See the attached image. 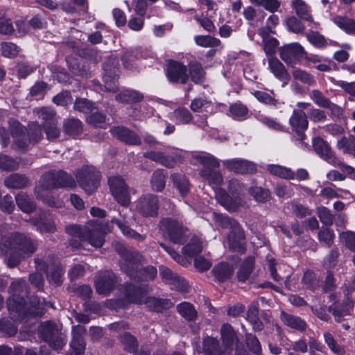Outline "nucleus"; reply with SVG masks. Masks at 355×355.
<instances>
[{
	"instance_id": "obj_35",
	"label": "nucleus",
	"mask_w": 355,
	"mask_h": 355,
	"mask_svg": "<svg viewBox=\"0 0 355 355\" xmlns=\"http://www.w3.org/2000/svg\"><path fill=\"white\" fill-rule=\"evenodd\" d=\"M254 258L251 257L243 261L237 272V278L240 282H245L248 279L254 268Z\"/></svg>"
},
{
	"instance_id": "obj_40",
	"label": "nucleus",
	"mask_w": 355,
	"mask_h": 355,
	"mask_svg": "<svg viewBox=\"0 0 355 355\" xmlns=\"http://www.w3.org/2000/svg\"><path fill=\"white\" fill-rule=\"evenodd\" d=\"M193 117L187 108H179L173 112L172 119L177 124H187L191 121Z\"/></svg>"
},
{
	"instance_id": "obj_1",
	"label": "nucleus",
	"mask_w": 355,
	"mask_h": 355,
	"mask_svg": "<svg viewBox=\"0 0 355 355\" xmlns=\"http://www.w3.org/2000/svg\"><path fill=\"white\" fill-rule=\"evenodd\" d=\"M37 247L36 241L28 238L23 234L13 233L4 237L0 242V252L3 254L12 252L8 257L7 264L10 268L18 265L21 259L29 257L35 251Z\"/></svg>"
},
{
	"instance_id": "obj_45",
	"label": "nucleus",
	"mask_w": 355,
	"mask_h": 355,
	"mask_svg": "<svg viewBox=\"0 0 355 355\" xmlns=\"http://www.w3.org/2000/svg\"><path fill=\"white\" fill-rule=\"evenodd\" d=\"M338 148L341 150L343 153H355V139L351 137H343L341 139L338 141L337 143Z\"/></svg>"
},
{
	"instance_id": "obj_46",
	"label": "nucleus",
	"mask_w": 355,
	"mask_h": 355,
	"mask_svg": "<svg viewBox=\"0 0 355 355\" xmlns=\"http://www.w3.org/2000/svg\"><path fill=\"white\" fill-rule=\"evenodd\" d=\"M324 338L326 344L328 345L329 348L333 353L337 355L345 354V349L337 343V342L330 333L325 332L324 334Z\"/></svg>"
},
{
	"instance_id": "obj_53",
	"label": "nucleus",
	"mask_w": 355,
	"mask_h": 355,
	"mask_svg": "<svg viewBox=\"0 0 355 355\" xmlns=\"http://www.w3.org/2000/svg\"><path fill=\"white\" fill-rule=\"evenodd\" d=\"M190 75L191 80L196 83H199L205 78V71L200 64L193 63L190 65Z\"/></svg>"
},
{
	"instance_id": "obj_22",
	"label": "nucleus",
	"mask_w": 355,
	"mask_h": 355,
	"mask_svg": "<svg viewBox=\"0 0 355 355\" xmlns=\"http://www.w3.org/2000/svg\"><path fill=\"white\" fill-rule=\"evenodd\" d=\"M353 307V300L349 297H347L344 301L343 305L340 306L334 304L329 306V310L332 313L336 320L339 321L342 317L350 314Z\"/></svg>"
},
{
	"instance_id": "obj_52",
	"label": "nucleus",
	"mask_w": 355,
	"mask_h": 355,
	"mask_svg": "<svg viewBox=\"0 0 355 355\" xmlns=\"http://www.w3.org/2000/svg\"><path fill=\"white\" fill-rule=\"evenodd\" d=\"M231 116L236 120L245 119L248 114V108L241 104L236 103L230 108Z\"/></svg>"
},
{
	"instance_id": "obj_24",
	"label": "nucleus",
	"mask_w": 355,
	"mask_h": 355,
	"mask_svg": "<svg viewBox=\"0 0 355 355\" xmlns=\"http://www.w3.org/2000/svg\"><path fill=\"white\" fill-rule=\"evenodd\" d=\"M234 268L227 263L222 262L216 266L212 270V274L218 282H225L228 280L232 276Z\"/></svg>"
},
{
	"instance_id": "obj_13",
	"label": "nucleus",
	"mask_w": 355,
	"mask_h": 355,
	"mask_svg": "<svg viewBox=\"0 0 355 355\" xmlns=\"http://www.w3.org/2000/svg\"><path fill=\"white\" fill-rule=\"evenodd\" d=\"M116 283L117 278L112 272H100L95 280L96 291L99 295L106 296L114 289Z\"/></svg>"
},
{
	"instance_id": "obj_34",
	"label": "nucleus",
	"mask_w": 355,
	"mask_h": 355,
	"mask_svg": "<svg viewBox=\"0 0 355 355\" xmlns=\"http://www.w3.org/2000/svg\"><path fill=\"white\" fill-rule=\"evenodd\" d=\"M202 245L200 239L193 236L190 241L182 248V252L190 257H194L201 252Z\"/></svg>"
},
{
	"instance_id": "obj_12",
	"label": "nucleus",
	"mask_w": 355,
	"mask_h": 355,
	"mask_svg": "<svg viewBox=\"0 0 355 355\" xmlns=\"http://www.w3.org/2000/svg\"><path fill=\"white\" fill-rule=\"evenodd\" d=\"M158 199L153 194L140 197L135 202V211L144 217H154L158 214Z\"/></svg>"
},
{
	"instance_id": "obj_5",
	"label": "nucleus",
	"mask_w": 355,
	"mask_h": 355,
	"mask_svg": "<svg viewBox=\"0 0 355 355\" xmlns=\"http://www.w3.org/2000/svg\"><path fill=\"white\" fill-rule=\"evenodd\" d=\"M202 168L200 170V176L213 187L220 185L223 182L221 173L215 170L220 166L218 159L207 153H200L193 156Z\"/></svg>"
},
{
	"instance_id": "obj_64",
	"label": "nucleus",
	"mask_w": 355,
	"mask_h": 355,
	"mask_svg": "<svg viewBox=\"0 0 355 355\" xmlns=\"http://www.w3.org/2000/svg\"><path fill=\"white\" fill-rule=\"evenodd\" d=\"M307 40L310 43L318 47L325 46L326 41L322 35L315 31H310L306 34Z\"/></svg>"
},
{
	"instance_id": "obj_33",
	"label": "nucleus",
	"mask_w": 355,
	"mask_h": 355,
	"mask_svg": "<svg viewBox=\"0 0 355 355\" xmlns=\"http://www.w3.org/2000/svg\"><path fill=\"white\" fill-rule=\"evenodd\" d=\"M214 216L216 223H217L218 225L221 226L223 228L230 229L231 231H239L241 226L234 219L222 214H217L215 213L214 214Z\"/></svg>"
},
{
	"instance_id": "obj_51",
	"label": "nucleus",
	"mask_w": 355,
	"mask_h": 355,
	"mask_svg": "<svg viewBox=\"0 0 355 355\" xmlns=\"http://www.w3.org/2000/svg\"><path fill=\"white\" fill-rule=\"evenodd\" d=\"M194 40L197 45L202 47L217 46L220 42L218 39L209 35H198Z\"/></svg>"
},
{
	"instance_id": "obj_31",
	"label": "nucleus",
	"mask_w": 355,
	"mask_h": 355,
	"mask_svg": "<svg viewBox=\"0 0 355 355\" xmlns=\"http://www.w3.org/2000/svg\"><path fill=\"white\" fill-rule=\"evenodd\" d=\"M4 184L8 188L21 189L28 184V180L22 175L15 173L6 178Z\"/></svg>"
},
{
	"instance_id": "obj_32",
	"label": "nucleus",
	"mask_w": 355,
	"mask_h": 355,
	"mask_svg": "<svg viewBox=\"0 0 355 355\" xmlns=\"http://www.w3.org/2000/svg\"><path fill=\"white\" fill-rule=\"evenodd\" d=\"M280 318L282 321L291 328L297 330H303L305 328V322L298 317L282 311Z\"/></svg>"
},
{
	"instance_id": "obj_14",
	"label": "nucleus",
	"mask_w": 355,
	"mask_h": 355,
	"mask_svg": "<svg viewBox=\"0 0 355 355\" xmlns=\"http://www.w3.org/2000/svg\"><path fill=\"white\" fill-rule=\"evenodd\" d=\"M304 53V48L298 43H291L279 49L280 57L288 65L297 63Z\"/></svg>"
},
{
	"instance_id": "obj_15",
	"label": "nucleus",
	"mask_w": 355,
	"mask_h": 355,
	"mask_svg": "<svg viewBox=\"0 0 355 355\" xmlns=\"http://www.w3.org/2000/svg\"><path fill=\"white\" fill-rule=\"evenodd\" d=\"M313 146L316 153L330 164L334 166H338L340 164L341 162L336 158L329 144L322 139L320 137L313 139Z\"/></svg>"
},
{
	"instance_id": "obj_56",
	"label": "nucleus",
	"mask_w": 355,
	"mask_h": 355,
	"mask_svg": "<svg viewBox=\"0 0 355 355\" xmlns=\"http://www.w3.org/2000/svg\"><path fill=\"white\" fill-rule=\"evenodd\" d=\"M257 119L260 122L266 125L269 128L277 131H282L284 130L283 125L272 118L263 114H259L257 116Z\"/></svg>"
},
{
	"instance_id": "obj_18",
	"label": "nucleus",
	"mask_w": 355,
	"mask_h": 355,
	"mask_svg": "<svg viewBox=\"0 0 355 355\" xmlns=\"http://www.w3.org/2000/svg\"><path fill=\"white\" fill-rule=\"evenodd\" d=\"M112 135L129 145H140L141 140L138 135L124 127H115L111 129Z\"/></svg>"
},
{
	"instance_id": "obj_50",
	"label": "nucleus",
	"mask_w": 355,
	"mask_h": 355,
	"mask_svg": "<svg viewBox=\"0 0 355 355\" xmlns=\"http://www.w3.org/2000/svg\"><path fill=\"white\" fill-rule=\"evenodd\" d=\"M87 122L95 127H106L105 116L101 112L93 111L91 114L88 115L87 117Z\"/></svg>"
},
{
	"instance_id": "obj_49",
	"label": "nucleus",
	"mask_w": 355,
	"mask_h": 355,
	"mask_svg": "<svg viewBox=\"0 0 355 355\" xmlns=\"http://www.w3.org/2000/svg\"><path fill=\"white\" fill-rule=\"evenodd\" d=\"M252 3L263 7L266 10L275 12L280 8L279 0H250Z\"/></svg>"
},
{
	"instance_id": "obj_11",
	"label": "nucleus",
	"mask_w": 355,
	"mask_h": 355,
	"mask_svg": "<svg viewBox=\"0 0 355 355\" xmlns=\"http://www.w3.org/2000/svg\"><path fill=\"white\" fill-rule=\"evenodd\" d=\"M108 183L115 200L122 206H128L130 202V193L123 179L119 176L111 177Z\"/></svg>"
},
{
	"instance_id": "obj_38",
	"label": "nucleus",
	"mask_w": 355,
	"mask_h": 355,
	"mask_svg": "<svg viewBox=\"0 0 355 355\" xmlns=\"http://www.w3.org/2000/svg\"><path fill=\"white\" fill-rule=\"evenodd\" d=\"M220 334L223 343L227 348L232 346L236 340V334L232 326L229 324H224L222 326Z\"/></svg>"
},
{
	"instance_id": "obj_60",
	"label": "nucleus",
	"mask_w": 355,
	"mask_h": 355,
	"mask_svg": "<svg viewBox=\"0 0 355 355\" xmlns=\"http://www.w3.org/2000/svg\"><path fill=\"white\" fill-rule=\"evenodd\" d=\"M18 163L15 159L4 155H0V169L3 171L16 170Z\"/></svg>"
},
{
	"instance_id": "obj_43",
	"label": "nucleus",
	"mask_w": 355,
	"mask_h": 355,
	"mask_svg": "<svg viewBox=\"0 0 355 355\" xmlns=\"http://www.w3.org/2000/svg\"><path fill=\"white\" fill-rule=\"evenodd\" d=\"M171 178L181 195L183 196L187 195L189 191V184L187 179L178 174H173Z\"/></svg>"
},
{
	"instance_id": "obj_17",
	"label": "nucleus",
	"mask_w": 355,
	"mask_h": 355,
	"mask_svg": "<svg viewBox=\"0 0 355 355\" xmlns=\"http://www.w3.org/2000/svg\"><path fill=\"white\" fill-rule=\"evenodd\" d=\"M223 164L230 171L238 173H249L256 171L255 164L245 159H227L224 160Z\"/></svg>"
},
{
	"instance_id": "obj_54",
	"label": "nucleus",
	"mask_w": 355,
	"mask_h": 355,
	"mask_svg": "<svg viewBox=\"0 0 355 355\" xmlns=\"http://www.w3.org/2000/svg\"><path fill=\"white\" fill-rule=\"evenodd\" d=\"M1 49L2 55L6 58H14L19 52V48L12 42H3Z\"/></svg>"
},
{
	"instance_id": "obj_61",
	"label": "nucleus",
	"mask_w": 355,
	"mask_h": 355,
	"mask_svg": "<svg viewBox=\"0 0 355 355\" xmlns=\"http://www.w3.org/2000/svg\"><path fill=\"white\" fill-rule=\"evenodd\" d=\"M72 101V97L70 92L67 91H63L58 94L53 98V102L57 105L66 106L71 103Z\"/></svg>"
},
{
	"instance_id": "obj_26",
	"label": "nucleus",
	"mask_w": 355,
	"mask_h": 355,
	"mask_svg": "<svg viewBox=\"0 0 355 355\" xmlns=\"http://www.w3.org/2000/svg\"><path fill=\"white\" fill-rule=\"evenodd\" d=\"M268 64L275 76L286 83L288 80V75L283 64L277 58H271L268 60Z\"/></svg>"
},
{
	"instance_id": "obj_27",
	"label": "nucleus",
	"mask_w": 355,
	"mask_h": 355,
	"mask_svg": "<svg viewBox=\"0 0 355 355\" xmlns=\"http://www.w3.org/2000/svg\"><path fill=\"white\" fill-rule=\"evenodd\" d=\"M15 200L18 207L24 213H31L36 209L34 201L23 192L18 193Z\"/></svg>"
},
{
	"instance_id": "obj_3",
	"label": "nucleus",
	"mask_w": 355,
	"mask_h": 355,
	"mask_svg": "<svg viewBox=\"0 0 355 355\" xmlns=\"http://www.w3.org/2000/svg\"><path fill=\"white\" fill-rule=\"evenodd\" d=\"M115 248L122 258L121 269L135 282L152 280L157 276V269L153 266L139 270L143 257L138 252L128 250L119 243L116 244Z\"/></svg>"
},
{
	"instance_id": "obj_36",
	"label": "nucleus",
	"mask_w": 355,
	"mask_h": 355,
	"mask_svg": "<svg viewBox=\"0 0 355 355\" xmlns=\"http://www.w3.org/2000/svg\"><path fill=\"white\" fill-rule=\"evenodd\" d=\"M63 129L66 134L71 136H77L83 131L82 123L78 119H69L64 122Z\"/></svg>"
},
{
	"instance_id": "obj_44",
	"label": "nucleus",
	"mask_w": 355,
	"mask_h": 355,
	"mask_svg": "<svg viewBox=\"0 0 355 355\" xmlns=\"http://www.w3.org/2000/svg\"><path fill=\"white\" fill-rule=\"evenodd\" d=\"M258 308L256 305L252 304L248 311L247 319L252 324L255 331H260L263 329V324L258 317Z\"/></svg>"
},
{
	"instance_id": "obj_41",
	"label": "nucleus",
	"mask_w": 355,
	"mask_h": 355,
	"mask_svg": "<svg viewBox=\"0 0 355 355\" xmlns=\"http://www.w3.org/2000/svg\"><path fill=\"white\" fill-rule=\"evenodd\" d=\"M151 187L153 190L157 191H161L165 187V174L163 170H156L152 176L151 181Z\"/></svg>"
},
{
	"instance_id": "obj_25",
	"label": "nucleus",
	"mask_w": 355,
	"mask_h": 355,
	"mask_svg": "<svg viewBox=\"0 0 355 355\" xmlns=\"http://www.w3.org/2000/svg\"><path fill=\"white\" fill-rule=\"evenodd\" d=\"M10 126L11 133L14 139L15 145L20 149H24L26 147L28 142L25 139L23 127H21L17 121H10Z\"/></svg>"
},
{
	"instance_id": "obj_57",
	"label": "nucleus",
	"mask_w": 355,
	"mask_h": 355,
	"mask_svg": "<svg viewBox=\"0 0 355 355\" xmlns=\"http://www.w3.org/2000/svg\"><path fill=\"white\" fill-rule=\"evenodd\" d=\"M249 193L254 199L259 202L266 201L270 196L268 190H266L259 187H252L250 188Z\"/></svg>"
},
{
	"instance_id": "obj_2",
	"label": "nucleus",
	"mask_w": 355,
	"mask_h": 355,
	"mask_svg": "<svg viewBox=\"0 0 355 355\" xmlns=\"http://www.w3.org/2000/svg\"><path fill=\"white\" fill-rule=\"evenodd\" d=\"M76 187L73 178L64 171L49 172L43 175L35 188L37 198L52 207H61L63 202L49 195L50 189L55 187Z\"/></svg>"
},
{
	"instance_id": "obj_23",
	"label": "nucleus",
	"mask_w": 355,
	"mask_h": 355,
	"mask_svg": "<svg viewBox=\"0 0 355 355\" xmlns=\"http://www.w3.org/2000/svg\"><path fill=\"white\" fill-rule=\"evenodd\" d=\"M292 8L301 20L312 21L313 20L310 7L303 0H291Z\"/></svg>"
},
{
	"instance_id": "obj_58",
	"label": "nucleus",
	"mask_w": 355,
	"mask_h": 355,
	"mask_svg": "<svg viewBox=\"0 0 355 355\" xmlns=\"http://www.w3.org/2000/svg\"><path fill=\"white\" fill-rule=\"evenodd\" d=\"M35 112L38 117L44 121V125L51 123L50 121L55 116V112L50 107H42L37 109Z\"/></svg>"
},
{
	"instance_id": "obj_47",
	"label": "nucleus",
	"mask_w": 355,
	"mask_h": 355,
	"mask_svg": "<svg viewBox=\"0 0 355 355\" xmlns=\"http://www.w3.org/2000/svg\"><path fill=\"white\" fill-rule=\"evenodd\" d=\"M73 108L78 112L89 115L94 110L93 103L85 98H77L74 103Z\"/></svg>"
},
{
	"instance_id": "obj_20",
	"label": "nucleus",
	"mask_w": 355,
	"mask_h": 355,
	"mask_svg": "<svg viewBox=\"0 0 355 355\" xmlns=\"http://www.w3.org/2000/svg\"><path fill=\"white\" fill-rule=\"evenodd\" d=\"M310 98L318 106L328 108L334 114H338L340 113V107L331 103L319 90H312L310 93Z\"/></svg>"
},
{
	"instance_id": "obj_29",
	"label": "nucleus",
	"mask_w": 355,
	"mask_h": 355,
	"mask_svg": "<svg viewBox=\"0 0 355 355\" xmlns=\"http://www.w3.org/2000/svg\"><path fill=\"white\" fill-rule=\"evenodd\" d=\"M178 312L187 320L193 321L198 317L195 307L189 302H183L177 305Z\"/></svg>"
},
{
	"instance_id": "obj_4",
	"label": "nucleus",
	"mask_w": 355,
	"mask_h": 355,
	"mask_svg": "<svg viewBox=\"0 0 355 355\" xmlns=\"http://www.w3.org/2000/svg\"><path fill=\"white\" fill-rule=\"evenodd\" d=\"M9 291L12 296L8 300V308L11 311H15L19 315H25L26 314L38 315L42 313V309L40 308V302L37 305H33L34 309H32L26 304L24 296L26 294V285L24 281L19 279L12 283L9 288Z\"/></svg>"
},
{
	"instance_id": "obj_55",
	"label": "nucleus",
	"mask_w": 355,
	"mask_h": 355,
	"mask_svg": "<svg viewBox=\"0 0 355 355\" xmlns=\"http://www.w3.org/2000/svg\"><path fill=\"white\" fill-rule=\"evenodd\" d=\"M341 241L351 251L355 252V233L351 231L343 232L340 234Z\"/></svg>"
},
{
	"instance_id": "obj_63",
	"label": "nucleus",
	"mask_w": 355,
	"mask_h": 355,
	"mask_svg": "<svg viewBox=\"0 0 355 355\" xmlns=\"http://www.w3.org/2000/svg\"><path fill=\"white\" fill-rule=\"evenodd\" d=\"M318 214L320 221L326 226L331 225L333 223L334 216L331 211L324 207L318 209Z\"/></svg>"
},
{
	"instance_id": "obj_28",
	"label": "nucleus",
	"mask_w": 355,
	"mask_h": 355,
	"mask_svg": "<svg viewBox=\"0 0 355 355\" xmlns=\"http://www.w3.org/2000/svg\"><path fill=\"white\" fill-rule=\"evenodd\" d=\"M116 100L121 103H137L143 100L144 96L135 90L125 89L116 96Z\"/></svg>"
},
{
	"instance_id": "obj_30",
	"label": "nucleus",
	"mask_w": 355,
	"mask_h": 355,
	"mask_svg": "<svg viewBox=\"0 0 355 355\" xmlns=\"http://www.w3.org/2000/svg\"><path fill=\"white\" fill-rule=\"evenodd\" d=\"M46 277L51 284L60 285L62 282L63 269L61 266L51 264L46 267Z\"/></svg>"
},
{
	"instance_id": "obj_59",
	"label": "nucleus",
	"mask_w": 355,
	"mask_h": 355,
	"mask_svg": "<svg viewBox=\"0 0 355 355\" xmlns=\"http://www.w3.org/2000/svg\"><path fill=\"white\" fill-rule=\"evenodd\" d=\"M218 341L214 338L204 340V355H218Z\"/></svg>"
},
{
	"instance_id": "obj_37",
	"label": "nucleus",
	"mask_w": 355,
	"mask_h": 355,
	"mask_svg": "<svg viewBox=\"0 0 355 355\" xmlns=\"http://www.w3.org/2000/svg\"><path fill=\"white\" fill-rule=\"evenodd\" d=\"M267 170L273 175L283 179L292 180L294 178V173L288 168L279 165L270 164L267 166Z\"/></svg>"
},
{
	"instance_id": "obj_62",
	"label": "nucleus",
	"mask_w": 355,
	"mask_h": 355,
	"mask_svg": "<svg viewBox=\"0 0 355 355\" xmlns=\"http://www.w3.org/2000/svg\"><path fill=\"white\" fill-rule=\"evenodd\" d=\"M221 203L230 211H236L239 207L245 205V202L241 199L232 200L228 197H225Z\"/></svg>"
},
{
	"instance_id": "obj_6",
	"label": "nucleus",
	"mask_w": 355,
	"mask_h": 355,
	"mask_svg": "<svg viewBox=\"0 0 355 355\" xmlns=\"http://www.w3.org/2000/svg\"><path fill=\"white\" fill-rule=\"evenodd\" d=\"M124 298L128 302L136 304H146L147 306L156 311H159L162 304L161 300L155 297H148L146 296L148 290L141 286L128 284L123 289Z\"/></svg>"
},
{
	"instance_id": "obj_39",
	"label": "nucleus",
	"mask_w": 355,
	"mask_h": 355,
	"mask_svg": "<svg viewBox=\"0 0 355 355\" xmlns=\"http://www.w3.org/2000/svg\"><path fill=\"white\" fill-rule=\"evenodd\" d=\"M112 223H114L121 230L123 234L128 238L135 239L137 241H144L146 238L145 235H141L135 230L126 226L125 224L121 223L119 219H112Z\"/></svg>"
},
{
	"instance_id": "obj_10",
	"label": "nucleus",
	"mask_w": 355,
	"mask_h": 355,
	"mask_svg": "<svg viewBox=\"0 0 355 355\" xmlns=\"http://www.w3.org/2000/svg\"><path fill=\"white\" fill-rule=\"evenodd\" d=\"M76 179L80 187L90 194L99 185L100 173L94 166H86L77 172Z\"/></svg>"
},
{
	"instance_id": "obj_7",
	"label": "nucleus",
	"mask_w": 355,
	"mask_h": 355,
	"mask_svg": "<svg viewBox=\"0 0 355 355\" xmlns=\"http://www.w3.org/2000/svg\"><path fill=\"white\" fill-rule=\"evenodd\" d=\"M164 237L177 244L183 243L187 238V229L182 223L173 218H164L159 222Z\"/></svg>"
},
{
	"instance_id": "obj_9",
	"label": "nucleus",
	"mask_w": 355,
	"mask_h": 355,
	"mask_svg": "<svg viewBox=\"0 0 355 355\" xmlns=\"http://www.w3.org/2000/svg\"><path fill=\"white\" fill-rule=\"evenodd\" d=\"M110 232L107 225L94 220L89 221L84 227V235L83 240L87 241L92 246L99 248L103 246L105 241V234Z\"/></svg>"
},
{
	"instance_id": "obj_16",
	"label": "nucleus",
	"mask_w": 355,
	"mask_h": 355,
	"mask_svg": "<svg viewBox=\"0 0 355 355\" xmlns=\"http://www.w3.org/2000/svg\"><path fill=\"white\" fill-rule=\"evenodd\" d=\"M187 67L178 62H170L167 67V77L172 83L184 84L188 80Z\"/></svg>"
},
{
	"instance_id": "obj_21",
	"label": "nucleus",
	"mask_w": 355,
	"mask_h": 355,
	"mask_svg": "<svg viewBox=\"0 0 355 355\" xmlns=\"http://www.w3.org/2000/svg\"><path fill=\"white\" fill-rule=\"evenodd\" d=\"M239 231H231L227 236V243L231 250L234 252H242L244 250L243 240L244 232L241 227Z\"/></svg>"
},
{
	"instance_id": "obj_19",
	"label": "nucleus",
	"mask_w": 355,
	"mask_h": 355,
	"mask_svg": "<svg viewBox=\"0 0 355 355\" xmlns=\"http://www.w3.org/2000/svg\"><path fill=\"white\" fill-rule=\"evenodd\" d=\"M85 333L86 329L83 326L78 325L73 328V339L71 343V347L73 352L68 355H80L83 352L85 348V344L83 340Z\"/></svg>"
},
{
	"instance_id": "obj_48",
	"label": "nucleus",
	"mask_w": 355,
	"mask_h": 355,
	"mask_svg": "<svg viewBox=\"0 0 355 355\" xmlns=\"http://www.w3.org/2000/svg\"><path fill=\"white\" fill-rule=\"evenodd\" d=\"M293 78L309 85H313L315 80L313 76L300 69H295L292 72Z\"/></svg>"
},
{
	"instance_id": "obj_42",
	"label": "nucleus",
	"mask_w": 355,
	"mask_h": 355,
	"mask_svg": "<svg viewBox=\"0 0 355 355\" xmlns=\"http://www.w3.org/2000/svg\"><path fill=\"white\" fill-rule=\"evenodd\" d=\"M39 333L41 338L46 341L58 334V329L55 323L48 321L41 324Z\"/></svg>"
},
{
	"instance_id": "obj_8",
	"label": "nucleus",
	"mask_w": 355,
	"mask_h": 355,
	"mask_svg": "<svg viewBox=\"0 0 355 355\" xmlns=\"http://www.w3.org/2000/svg\"><path fill=\"white\" fill-rule=\"evenodd\" d=\"M289 124L292 130L295 133L296 145L304 149L309 150L310 146L304 142L306 135L304 131L307 129L309 122L305 112L299 110H294L289 119Z\"/></svg>"
}]
</instances>
